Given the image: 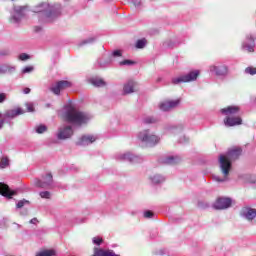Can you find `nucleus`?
Listing matches in <instances>:
<instances>
[{"mask_svg": "<svg viewBox=\"0 0 256 256\" xmlns=\"http://www.w3.org/2000/svg\"><path fill=\"white\" fill-rule=\"evenodd\" d=\"M41 199H51V192L49 191H42L39 193Z\"/></svg>", "mask_w": 256, "mask_h": 256, "instance_id": "nucleus-35", "label": "nucleus"}, {"mask_svg": "<svg viewBox=\"0 0 256 256\" xmlns=\"http://www.w3.org/2000/svg\"><path fill=\"white\" fill-rule=\"evenodd\" d=\"M240 217L246 221H253L256 217V209L249 206L243 207L240 210Z\"/></svg>", "mask_w": 256, "mask_h": 256, "instance_id": "nucleus-14", "label": "nucleus"}, {"mask_svg": "<svg viewBox=\"0 0 256 256\" xmlns=\"http://www.w3.org/2000/svg\"><path fill=\"white\" fill-rule=\"evenodd\" d=\"M89 83L94 87H105L107 82L100 77H92L89 79Z\"/></svg>", "mask_w": 256, "mask_h": 256, "instance_id": "nucleus-24", "label": "nucleus"}, {"mask_svg": "<svg viewBox=\"0 0 256 256\" xmlns=\"http://www.w3.org/2000/svg\"><path fill=\"white\" fill-rule=\"evenodd\" d=\"M241 155V148H234L225 154H221L218 158L220 172L222 176H213V180L217 183H226L229 181V173H231L232 163Z\"/></svg>", "mask_w": 256, "mask_h": 256, "instance_id": "nucleus-1", "label": "nucleus"}, {"mask_svg": "<svg viewBox=\"0 0 256 256\" xmlns=\"http://www.w3.org/2000/svg\"><path fill=\"white\" fill-rule=\"evenodd\" d=\"M123 52L121 50H115L112 52V57H121Z\"/></svg>", "mask_w": 256, "mask_h": 256, "instance_id": "nucleus-41", "label": "nucleus"}, {"mask_svg": "<svg viewBox=\"0 0 256 256\" xmlns=\"http://www.w3.org/2000/svg\"><path fill=\"white\" fill-rule=\"evenodd\" d=\"M95 42V38H88L85 40H82L81 42L78 43V47H83L85 45H91V43Z\"/></svg>", "mask_w": 256, "mask_h": 256, "instance_id": "nucleus-31", "label": "nucleus"}, {"mask_svg": "<svg viewBox=\"0 0 256 256\" xmlns=\"http://www.w3.org/2000/svg\"><path fill=\"white\" fill-rule=\"evenodd\" d=\"M61 13H63V6L61 4H49L45 20L48 23H52V21L61 17Z\"/></svg>", "mask_w": 256, "mask_h": 256, "instance_id": "nucleus-7", "label": "nucleus"}, {"mask_svg": "<svg viewBox=\"0 0 256 256\" xmlns=\"http://www.w3.org/2000/svg\"><path fill=\"white\" fill-rule=\"evenodd\" d=\"M56 137L60 141H65V139H71V137H73V127H71V126L60 127L58 129Z\"/></svg>", "mask_w": 256, "mask_h": 256, "instance_id": "nucleus-12", "label": "nucleus"}, {"mask_svg": "<svg viewBox=\"0 0 256 256\" xmlns=\"http://www.w3.org/2000/svg\"><path fill=\"white\" fill-rule=\"evenodd\" d=\"M145 219H151L153 217V212L147 210L143 213Z\"/></svg>", "mask_w": 256, "mask_h": 256, "instance_id": "nucleus-40", "label": "nucleus"}, {"mask_svg": "<svg viewBox=\"0 0 256 256\" xmlns=\"http://www.w3.org/2000/svg\"><path fill=\"white\" fill-rule=\"evenodd\" d=\"M233 203V200L231 198H218L213 204L214 209L223 210V209H229Z\"/></svg>", "mask_w": 256, "mask_h": 256, "instance_id": "nucleus-13", "label": "nucleus"}, {"mask_svg": "<svg viewBox=\"0 0 256 256\" xmlns=\"http://www.w3.org/2000/svg\"><path fill=\"white\" fill-rule=\"evenodd\" d=\"M137 91V83L135 80H128L122 88V95H131Z\"/></svg>", "mask_w": 256, "mask_h": 256, "instance_id": "nucleus-18", "label": "nucleus"}, {"mask_svg": "<svg viewBox=\"0 0 256 256\" xmlns=\"http://www.w3.org/2000/svg\"><path fill=\"white\" fill-rule=\"evenodd\" d=\"M149 180L154 185H159V183H163L165 181V177L160 174H153L149 176Z\"/></svg>", "mask_w": 256, "mask_h": 256, "instance_id": "nucleus-25", "label": "nucleus"}, {"mask_svg": "<svg viewBox=\"0 0 256 256\" xmlns=\"http://www.w3.org/2000/svg\"><path fill=\"white\" fill-rule=\"evenodd\" d=\"M47 131V126L40 124L35 127V132L38 133V135H41Z\"/></svg>", "mask_w": 256, "mask_h": 256, "instance_id": "nucleus-32", "label": "nucleus"}, {"mask_svg": "<svg viewBox=\"0 0 256 256\" xmlns=\"http://www.w3.org/2000/svg\"><path fill=\"white\" fill-rule=\"evenodd\" d=\"M97 141V136L88 134L82 136L78 142L77 145H80L81 147H87V145H91L92 143H95Z\"/></svg>", "mask_w": 256, "mask_h": 256, "instance_id": "nucleus-20", "label": "nucleus"}, {"mask_svg": "<svg viewBox=\"0 0 256 256\" xmlns=\"http://www.w3.org/2000/svg\"><path fill=\"white\" fill-rule=\"evenodd\" d=\"M181 105V99H168V100H163L158 104V107L160 111L168 112V111H173V109H177Z\"/></svg>", "mask_w": 256, "mask_h": 256, "instance_id": "nucleus-9", "label": "nucleus"}, {"mask_svg": "<svg viewBox=\"0 0 256 256\" xmlns=\"http://www.w3.org/2000/svg\"><path fill=\"white\" fill-rule=\"evenodd\" d=\"M3 125H5V120L3 119V115L0 113V129H3Z\"/></svg>", "mask_w": 256, "mask_h": 256, "instance_id": "nucleus-44", "label": "nucleus"}, {"mask_svg": "<svg viewBox=\"0 0 256 256\" xmlns=\"http://www.w3.org/2000/svg\"><path fill=\"white\" fill-rule=\"evenodd\" d=\"M72 83L67 80H61L51 85L50 91L54 95H61V91H65V89H69L72 87Z\"/></svg>", "mask_w": 256, "mask_h": 256, "instance_id": "nucleus-11", "label": "nucleus"}, {"mask_svg": "<svg viewBox=\"0 0 256 256\" xmlns=\"http://www.w3.org/2000/svg\"><path fill=\"white\" fill-rule=\"evenodd\" d=\"M57 255V251L53 249L41 250L36 253L35 256H55Z\"/></svg>", "mask_w": 256, "mask_h": 256, "instance_id": "nucleus-26", "label": "nucleus"}, {"mask_svg": "<svg viewBox=\"0 0 256 256\" xmlns=\"http://www.w3.org/2000/svg\"><path fill=\"white\" fill-rule=\"evenodd\" d=\"M92 244L95 245L93 250L95 248L101 249L100 247H101V245H103V237H101V236H94V237H92Z\"/></svg>", "mask_w": 256, "mask_h": 256, "instance_id": "nucleus-27", "label": "nucleus"}, {"mask_svg": "<svg viewBox=\"0 0 256 256\" xmlns=\"http://www.w3.org/2000/svg\"><path fill=\"white\" fill-rule=\"evenodd\" d=\"M142 123L144 125H153V123H157V119H155L151 116H148V117H145L142 119Z\"/></svg>", "mask_w": 256, "mask_h": 256, "instance_id": "nucleus-30", "label": "nucleus"}, {"mask_svg": "<svg viewBox=\"0 0 256 256\" xmlns=\"http://www.w3.org/2000/svg\"><path fill=\"white\" fill-rule=\"evenodd\" d=\"M0 195L11 199L15 195V191L11 190L7 184L0 182Z\"/></svg>", "mask_w": 256, "mask_h": 256, "instance_id": "nucleus-23", "label": "nucleus"}, {"mask_svg": "<svg viewBox=\"0 0 256 256\" xmlns=\"http://www.w3.org/2000/svg\"><path fill=\"white\" fill-rule=\"evenodd\" d=\"M179 161L178 157L175 156H168L165 160L164 163H166L167 165H175V163H177Z\"/></svg>", "mask_w": 256, "mask_h": 256, "instance_id": "nucleus-29", "label": "nucleus"}, {"mask_svg": "<svg viewBox=\"0 0 256 256\" xmlns=\"http://www.w3.org/2000/svg\"><path fill=\"white\" fill-rule=\"evenodd\" d=\"M137 139L140 143L148 145L149 147H155V145H159V143H161V137L150 129H144L138 132Z\"/></svg>", "mask_w": 256, "mask_h": 256, "instance_id": "nucleus-4", "label": "nucleus"}, {"mask_svg": "<svg viewBox=\"0 0 256 256\" xmlns=\"http://www.w3.org/2000/svg\"><path fill=\"white\" fill-rule=\"evenodd\" d=\"M136 49H145L147 47V39L142 38L138 40L135 44Z\"/></svg>", "mask_w": 256, "mask_h": 256, "instance_id": "nucleus-28", "label": "nucleus"}, {"mask_svg": "<svg viewBox=\"0 0 256 256\" xmlns=\"http://www.w3.org/2000/svg\"><path fill=\"white\" fill-rule=\"evenodd\" d=\"M131 3H133L134 7H140L141 6V0H130Z\"/></svg>", "mask_w": 256, "mask_h": 256, "instance_id": "nucleus-43", "label": "nucleus"}, {"mask_svg": "<svg viewBox=\"0 0 256 256\" xmlns=\"http://www.w3.org/2000/svg\"><path fill=\"white\" fill-rule=\"evenodd\" d=\"M19 61H27V59H29V55L22 53L18 56Z\"/></svg>", "mask_w": 256, "mask_h": 256, "instance_id": "nucleus-38", "label": "nucleus"}, {"mask_svg": "<svg viewBox=\"0 0 256 256\" xmlns=\"http://www.w3.org/2000/svg\"><path fill=\"white\" fill-rule=\"evenodd\" d=\"M240 111L241 108L237 105H230L220 109L221 115L225 117L223 120L225 127H237L243 125V119L239 116Z\"/></svg>", "mask_w": 256, "mask_h": 256, "instance_id": "nucleus-3", "label": "nucleus"}, {"mask_svg": "<svg viewBox=\"0 0 256 256\" xmlns=\"http://www.w3.org/2000/svg\"><path fill=\"white\" fill-rule=\"evenodd\" d=\"M6 167H9V158L2 157L0 159V169H6Z\"/></svg>", "mask_w": 256, "mask_h": 256, "instance_id": "nucleus-33", "label": "nucleus"}, {"mask_svg": "<svg viewBox=\"0 0 256 256\" xmlns=\"http://www.w3.org/2000/svg\"><path fill=\"white\" fill-rule=\"evenodd\" d=\"M33 71H35V67H33V66H25L24 68H22L21 73L23 75H27L29 73H33Z\"/></svg>", "mask_w": 256, "mask_h": 256, "instance_id": "nucleus-34", "label": "nucleus"}, {"mask_svg": "<svg viewBox=\"0 0 256 256\" xmlns=\"http://www.w3.org/2000/svg\"><path fill=\"white\" fill-rule=\"evenodd\" d=\"M48 9H49L48 2H40L32 8V11H33V13H39L45 19L47 16Z\"/></svg>", "mask_w": 256, "mask_h": 256, "instance_id": "nucleus-19", "label": "nucleus"}, {"mask_svg": "<svg viewBox=\"0 0 256 256\" xmlns=\"http://www.w3.org/2000/svg\"><path fill=\"white\" fill-rule=\"evenodd\" d=\"M27 11H29V7L15 5L10 10L9 23L12 25L19 26L25 17H27Z\"/></svg>", "mask_w": 256, "mask_h": 256, "instance_id": "nucleus-5", "label": "nucleus"}, {"mask_svg": "<svg viewBox=\"0 0 256 256\" xmlns=\"http://www.w3.org/2000/svg\"><path fill=\"white\" fill-rule=\"evenodd\" d=\"M187 141H189V138L186 136H182V138L179 140L180 143H187Z\"/></svg>", "mask_w": 256, "mask_h": 256, "instance_id": "nucleus-45", "label": "nucleus"}, {"mask_svg": "<svg viewBox=\"0 0 256 256\" xmlns=\"http://www.w3.org/2000/svg\"><path fill=\"white\" fill-rule=\"evenodd\" d=\"M23 93H24L25 95H29V94L31 93V89H30V88H25V89L23 90Z\"/></svg>", "mask_w": 256, "mask_h": 256, "instance_id": "nucleus-47", "label": "nucleus"}, {"mask_svg": "<svg viewBox=\"0 0 256 256\" xmlns=\"http://www.w3.org/2000/svg\"><path fill=\"white\" fill-rule=\"evenodd\" d=\"M242 48L244 51H248V53H253V51H255V36L253 34L246 36V39L242 44Z\"/></svg>", "mask_w": 256, "mask_h": 256, "instance_id": "nucleus-15", "label": "nucleus"}, {"mask_svg": "<svg viewBox=\"0 0 256 256\" xmlns=\"http://www.w3.org/2000/svg\"><path fill=\"white\" fill-rule=\"evenodd\" d=\"M116 160L128 163H139L141 161V157L133 154L132 152H120L116 154Z\"/></svg>", "mask_w": 256, "mask_h": 256, "instance_id": "nucleus-10", "label": "nucleus"}, {"mask_svg": "<svg viewBox=\"0 0 256 256\" xmlns=\"http://www.w3.org/2000/svg\"><path fill=\"white\" fill-rule=\"evenodd\" d=\"M245 73H247L248 75H256V68L247 67V68L245 69Z\"/></svg>", "mask_w": 256, "mask_h": 256, "instance_id": "nucleus-36", "label": "nucleus"}, {"mask_svg": "<svg viewBox=\"0 0 256 256\" xmlns=\"http://www.w3.org/2000/svg\"><path fill=\"white\" fill-rule=\"evenodd\" d=\"M61 116L68 123L74 125V127H83V125H87L92 119L89 113L81 112L71 104L64 106Z\"/></svg>", "mask_w": 256, "mask_h": 256, "instance_id": "nucleus-2", "label": "nucleus"}, {"mask_svg": "<svg viewBox=\"0 0 256 256\" xmlns=\"http://www.w3.org/2000/svg\"><path fill=\"white\" fill-rule=\"evenodd\" d=\"M199 75H201V71L191 70L187 74L172 78V84L180 85V83H192L193 81H197Z\"/></svg>", "mask_w": 256, "mask_h": 256, "instance_id": "nucleus-6", "label": "nucleus"}, {"mask_svg": "<svg viewBox=\"0 0 256 256\" xmlns=\"http://www.w3.org/2000/svg\"><path fill=\"white\" fill-rule=\"evenodd\" d=\"M7 98V96L3 93L0 94V103H3V101H5V99Z\"/></svg>", "mask_w": 256, "mask_h": 256, "instance_id": "nucleus-46", "label": "nucleus"}, {"mask_svg": "<svg viewBox=\"0 0 256 256\" xmlns=\"http://www.w3.org/2000/svg\"><path fill=\"white\" fill-rule=\"evenodd\" d=\"M26 107L29 113H33V111H35V109L33 108V104L31 103L26 104Z\"/></svg>", "mask_w": 256, "mask_h": 256, "instance_id": "nucleus-42", "label": "nucleus"}, {"mask_svg": "<svg viewBox=\"0 0 256 256\" xmlns=\"http://www.w3.org/2000/svg\"><path fill=\"white\" fill-rule=\"evenodd\" d=\"M183 129H185L183 124L169 125L166 127V133L170 137H177V135H181V133H183Z\"/></svg>", "mask_w": 256, "mask_h": 256, "instance_id": "nucleus-16", "label": "nucleus"}, {"mask_svg": "<svg viewBox=\"0 0 256 256\" xmlns=\"http://www.w3.org/2000/svg\"><path fill=\"white\" fill-rule=\"evenodd\" d=\"M208 71L212 75H216V77H225L229 73V68L223 63H216L210 65Z\"/></svg>", "mask_w": 256, "mask_h": 256, "instance_id": "nucleus-8", "label": "nucleus"}, {"mask_svg": "<svg viewBox=\"0 0 256 256\" xmlns=\"http://www.w3.org/2000/svg\"><path fill=\"white\" fill-rule=\"evenodd\" d=\"M30 223H31L32 225L37 224V218L31 219V220H30Z\"/></svg>", "mask_w": 256, "mask_h": 256, "instance_id": "nucleus-48", "label": "nucleus"}, {"mask_svg": "<svg viewBox=\"0 0 256 256\" xmlns=\"http://www.w3.org/2000/svg\"><path fill=\"white\" fill-rule=\"evenodd\" d=\"M23 113H25V111H23V109L14 108V109L7 110L4 113L3 117H4V119H15V117H19V115H23Z\"/></svg>", "mask_w": 256, "mask_h": 256, "instance_id": "nucleus-22", "label": "nucleus"}, {"mask_svg": "<svg viewBox=\"0 0 256 256\" xmlns=\"http://www.w3.org/2000/svg\"><path fill=\"white\" fill-rule=\"evenodd\" d=\"M119 65H135V62L131 61V60H124L119 62Z\"/></svg>", "mask_w": 256, "mask_h": 256, "instance_id": "nucleus-39", "label": "nucleus"}, {"mask_svg": "<svg viewBox=\"0 0 256 256\" xmlns=\"http://www.w3.org/2000/svg\"><path fill=\"white\" fill-rule=\"evenodd\" d=\"M29 203V201L27 200H20L17 204H16V207L17 209H21L22 207L25 206V204Z\"/></svg>", "mask_w": 256, "mask_h": 256, "instance_id": "nucleus-37", "label": "nucleus"}, {"mask_svg": "<svg viewBox=\"0 0 256 256\" xmlns=\"http://www.w3.org/2000/svg\"><path fill=\"white\" fill-rule=\"evenodd\" d=\"M17 73V66L13 64L0 65V75H13Z\"/></svg>", "mask_w": 256, "mask_h": 256, "instance_id": "nucleus-21", "label": "nucleus"}, {"mask_svg": "<svg viewBox=\"0 0 256 256\" xmlns=\"http://www.w3.org/2000/svg\"><path fill=\"white\" fill-rule=\"evenodd\" d=\"M34 185L36 187H40L41 189H45V187H51V185H53V175L46 174L43 180L36 179L34 181Z\"/></svg>", "mask_w": 256, "mask_h": 256, "instance_id": "nucleus-17", "label": "nucleus"}]
</instances>
